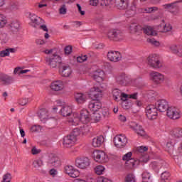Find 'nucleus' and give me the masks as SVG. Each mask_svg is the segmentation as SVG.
Masks as SVG:
<instances>
[{
    "mask_svg": "<svg viewBox=\"0 0 182 182\" xmlns=\"http://www.w3.org/2000/svg\"><path fill=\"white\" fill-rule=\"evenodd\" d=\"M157 110L161 112H166V116L173 119V120H177L180 119V112L177 111L176 107H168V102L166 100H159L156 102Z\"/></svg>",
    "mask_w": 182,
    "mask_h": 182,
    "instance_id": "obj_1",
    "label": "nucleus"
},
{
    "mask_svg": "<svg viewBox=\"0 0 182 182\" xmlns=\"http://www.w3.org/2000/svg\"><path fill=\"white\" fill-rule=\"evenodd\" d=\"M107 38L112 42H120L124 39V33L119 28H112L108 31Z\"/></svg>",
    "mask_w": 182,
    "mask_h": 182,
    "instance_id": "obj_2",
    "label": "nucleus"
},
{
    "mask_svg": "<svg viewBox=\"0 0 182 182\" xmlns=\"http://www.w3.org/2000/svg\"><path fill=\"white\" fill-rule=\"evenodd\" d=\"M149 159H147V156H144L141 157L139 159H129L127 161H125V169L126 170H134V168L141 163H147Z\"/></svg>",
    "mask_w": 182,
    "mask_h": 182,
    "instance_id": "obj_3",
    "label": "nucleus"
},
{
    "mask_svg": "<svg viewBox=\"0 0 182 182\" xmlns=\"http://www.w3.org/2000/svg\"><path fill=\"white\" fill-rule=\"evenodd\" d=\"M92 157L97 163H101L102 164L107 163L109 161V157L103 151L95 150L92 153Z\"/></svg>",
    "mask_w": 182,
    "mask_h": 182,
    "instance_id": "obj_4",
    "label": "nucleus"
},
{
    "mask_svg": "<svg viewBox=\"0 0 182 182\" xmlns=\"http://www.w3.org/2000/svg\"><path fill=\"white\" fill-rule=\"evenodd\" d=\"M148 65L154 69H160L163 68V63L159 59V55H151L147 58Z\"/></svg>",
    "mask_w": 182,
    "mask_h": 182,
    "instance_id": "obj_5",
    "label": "nucleus"
},
{
    "mask_svg": "<svg viewBox=\"0 0 182 182\" xmlns=\"http://www.w3.org/2000/svg\"><path fill=\"white\" fill-rule=\"evenodd\" d=\"M46 62L50 68H58L62 65V58L56 54L52 55L50 57L46 58Z\"/></svg>",
    "mask_w": 182,
    "mask_h": 182,
    "instance_id": "obj_6",
    "label": "nucleus"
},
{
    "mask_svg": "<svg viewBox=\"0 0 182 182\" xmlns=\"http://www.w3.org/2000/svg\"><path fill=\"white\" fill-rule=\"evenodd\" d=\"M114 144L117 149H124L127 144V137L123 134L117 135L114 137Z\"/></svg>",
    "mask_w": 182,
    "mask_h": 182,
    "instance_id": "obj_7",
    "label": "nucleus"
},
{
    "mask_svg": "<svg viewBox=\"0 0 182 182\" xmlns=\"http://www.w3.org/2000/svg\"><path fill=\"white\" fill-rule=\"evenodd\" d=\"M75 166L85 170L90 166V160L87 157H77L75 161Z\"/></svg>",
    "mask_w": 182,
    "mask_h": 182,
    "instance_id": "obj_8",
    "label": "nucleus"
},
{
    "mask_svg": "<svg viewBox=\"0 0 182 182\" xmlns=\"http://www.w3.org/2000/svg\"><path fill=\"white\" fill-rule=\"evenodd\" d=\"M89 96L94 101L100 100L103 97V92L99 87H93L90 90Z\"/></svg>",
    "mask_w": 182,
    "mask_h": 182,
    "instance_id": "obj_9",
    "label": "nucleus"
},
{
    "mask_svg": "<svg viewBox=\"0 0 182 182\" xmlns=\"http://www.w3.org/2000/svg\"><path fill=\"white\" fill-rule=\"evenodd\" d=\"M157 111H158L157 107H156L155 105H148L146 107V110H145L146 117H148L149 120H154V119H156L159 114Z\"/></svg>",
    "mask_w": 182,
    "mask_h": 182,
    "instance_id": "obj_10",
    "label": "nucleus"
},
{
    "mask_svg": "<svg viewBox=\"0 0 182 182\" xmlns=\"http://www.w3.org/2000/svg\"><path fill=\"white\" fill-rule=\"evenodd\" d=\"M76 140L77 138L76 135L75 134H69L66 136H64L63 142V147H65V149H69L72 147V146H73L75 143H76Z\"/></svg>",
    "mask_w": 182,
    "mask_h": 182,
    "instance_id": "obj_11",
    "label": "nucleus"
},
{
    "mask_svg": "<svg viewBox=\"0 0 182 182\" xmlns=\"http://www.w3.org/2000/svg\"><path fill=\"white\" fill-rule=\"evenodd\" d=\"M62 162L60 159L55 154H50L48 156V166L49 167H60Z\"/></svg>",
    "mask_w": 182,
    "mask_h": 182,
    "instance_id": "obj_12",
    "label": "nucleus"
},
{
    "mask_svg": "<svg viewBox=\"0 0 182 182\" xmlns=\"http://www.w3.org/2000/svg\"><path fill=\"white\" fill-rule=\"evenodd\" d=\"M151 80L155 83V85H161L162 82H164V75L163 74L153 71L150 73Z\"/></svg>",
    "mask_w": 182,
    "mask_h": 182,
    "instance_id": "obj_13",
    "label": "nucleus"
},
{
    "mask_svg": "<svg viewBox=\"0 0 182 182\" xmlns=\"http://www.w3.org/2000/svg\"><path fill=\"white\" fill-rule=\"evenodd\" d=\"M180 2H182V0L177 1L171 4H164V8H165V9H168L169 12L171 14H178L180 8L177 4H180Z\"/></svg>",
    "mask_w": 182,
    "mask_h": 182,
    "instance_id": "obj_14",
    "label": "nucleus"
},
{
    "mask_svg": "<svg viewBox=\"0 0 182 182\" xmlns=\"http://www.w3.org/2000/svg\"><path fill=\"white\" fill-rule=\"evenodd\" d=\"M107 58L110 62H119L122 60V54L119 51L110 50L107 53Z\"/></svg>",
    "mask_w": 182,
    "mask_h": 182,
    "instance_id": "obj_15",
    "label": "nucleus"
},
{
    "mask_svg": "<svg viewBox=\"0 0 182 182\" xmlns=\"http://www.w3.org/2000/svg\"><path fill=\"white\" fill-rule=\"evenodd\" d=\"M79 120L80 122H82L83 124L89 123V122H90V114H89V111L87 109L81 110L80 112Z\"/></svg>",
    "mask_w": 182,
    "mask_h": 182,
    "instance_id": "obj_16",
    "label": "nucleus"
},
{
    "mask_svg": "<svg viewBox=\"0 0 182 182\" xmlns=\"http://www.w3.org/2000/svg\"><path fill=\"white\" fill-rule=\"evenodd\" d=\"M59 72L63 77H69L70 75H72V68L69 65H61L59 67Z\"/></svg>",
    "mask_w": 182,
    "mask_h": 182,
    "instance_id": "obj_17",
    "label": "nucleus"
},
{
    "mask_svg": "<svg viewBox=\"0 0 182 182\" xmlns=\"http://www.w3.org/2000/svg\"><path fill=\"white\" fill-rule=\"evenodd\" d=\"M117 82L122 86H126L129 82H130V79L125 73H122L116 77Z\"/></svg>",
    "mask_w": 182,
    "mask_h": 182,
    "instance_id": "obj_18",
    "label": "nucleus"
},
{
    "mask_svg": "<svg viewBox=\"0 0 182 182\" xmlns=\"http://www.w3.org/2000/svg\"><path fill=\"white\" fill-rule=\"evenodd\" d=\"M88 107L92 112H98L100 109H102V102H100V100H92V102H90L88 105Z\"/></svg>",
    "mask_w": 182,
    "mask_h": 182,
    "instance_id": "obj_19",
    "label": "nucleus"
},
{
    "mask_svg": "<svg viewBox=\"0 0 182 182\" xmlns=\"http://www.w3.org/2000/svg\"><path fill=\"white\" fill-rule=\"evenodd\" d=\"M50 89L54 92H59L63 89V82L60 80L54 81L50 85Z\"/></svg>",
    "mask_w": 182,
    "mask_h": 182,
    "instance_id": "obj_20",
    "label": "nucleus"
},
{
    "mask_svg": "<svg viewBox=\"0 0 182 182\" xmlns=\"http://www.w3.org/2000/svg\"><path fill=\"white\" fill-rule=\"evenodd\" d=\"M0 80L1 82V85H3L4 86H9V85H11V83H14V77L7 75H1Z\"/></svg>",
    "mask_w": 182,
    "mask_h": 182,
    "instance_id": "obj_21",
    "label": "nucleus"
},
{
    "mask_svg": "<svg viewBox=\"0 0 182 182\" xmlns=\"http://www.w3.org/2000/svg\"><path fill=\"white\" fill-rule=\"evenodd\" d=\"M115 6L121 10L127 9L129 8V0H115Z\"/></svg>",
    "mask_w": 182,
    "mask_h": 182,
    "instance_id": "obj_22",
    "label": "nucleus"
},
{
    "mask_svg": "<svg viewBox=\"0 0 182 182\" xmlns=\"http://www.w3.org/2000/svg\"><path fill=\"white\" fill-rule=\"evenodd\" d=\"M103 143H105V136L100 135L92 139V144L93 147H100Z\"/></svg>",
    "mask_w": 182,
    "mask_h": 182,
    "instance_id": "obj_23",
    "label": "nucleus"
},
{
    "mask_svg": "<svg viewBox=\"0 0 182 182\" xmlns=\"http://www.w3.org/2000/svg\"><path fill=\"white\" fill-rule=\"evenodd\" d=\"M60 113L63 117H68L70 116L73 113L72 107L70 106H64L60 109Z\"/></svg>",
    "mask_w": 182,
    "mask_h": 182,
    "instance_id": "obj_24",
    "label": "nucleus"
},
{
    "mask_svg": "<svg viewBox=\"0 0 182 182\" xmlns=\"http://www.w3.org/2000/svg\"><path fill=\"white\" fill-rule=\"evenodd\" d=\"M28 18L31 19V22L36 25H41V23H43V20H42L41 17L36 16L34 14L30 13Z\"/></svg>",
    "mask_w": 182,
    "mask_h": 182,
    "instance_id": "obj_25",
    "label": "nucleus"
},
{
    "mask_svg": "<svg viewBox=\"0 0 182 182\" xmlns=\"http://www.w3.org/2000/svg\"><path fill=\"white\" fill-rule=\"evenodd\" d=\"M170 134L175 137V139H181L182 137V128L177 127L172 129L170 132Z\"/></svg>",
    "mask_w": 182,
    "mask_h": 182,
    "instance_id": "obj_26",
    "label": "nucleus"
},
{
    "mask_svg": "<svg viewBox=\"0 0 182 182\" xmlns=\"http://www.w3.org/2000/svg\"><path fill=\"white\" fill-rule=\"evenodd\" d=\"M131 127L133 129V130H134V132H136V134H139V136H144V134H146L142 126L138 125L137 124H134V125H132Z\"/></svg>",
    "mask_w": 182,
    "mask_h": 182,
    "instance_id": "obj_27",
    "label": "nucleus"
},
{
    "mask_svg": "<svg viewBox=\"0 0 182 182\" xmlns=\"http://www.w3.org/2000/svg\"><path fill=\"white\" fill-rule=\"evenodd\" d=\"M75 99L77 102L82 105L85 102H86V95L83 93L77 92V93L75 94Z\"/></svg>",
    "mask_w": 182,
    "mask_h": 182,
    "instance_id": "obj_28",
    "label": "nucleus"
},
{
    "mask_svg": "<svg viewBox=\"0 0 182 182\" xmlns=\"http://www.w3.org/2000/svg\"><path fill=\"white\" fill-rule=\"evenodd\" d=\"M137 11V7L136 6V3L134 1H133L131 7L129 8V9H128L126 11L127 15H128V16H134V15H136V12Z\"/></svg>",
    "mask_w": 182,
    "mask_h": 182,
    "instance_id": "obj_29",
    "label": "nucleus"
},
{
    "mask_svg": "<svg viewBox=\"0 0 182 182\" xmlns=\"http://www.w3.org/2000/svg\"><path fill=\"white\" fill-rule=\"evenodd\" d=\"M144 33L146 35H150L151 36H156L157 35V33H156V31L153 30V28L151 26H147V27H142V30Z\"/></svg>",
    "mask_w": 182,
    "mask_h": 182,
    "instance_id": "obj_30",
    "label": "nucleus"
},
{
    "mask_svg": "<svg viewBox=\"0 0 182 182\" xmlns=\"http://www.w3.org/2000/svg\"><path fill=\"white\" fill-rule=\"evenodd\" d=\"M156 11H159V8L156 6L142 8L139 9V11L142 12L143 14H151V12H156Z\"/></svg>",
    "mask_w": 182,
    "mask_h": 182,
    "instance_id": "obj_31",
    "label": "nucleus"
},
{
    "mask_svg": "<svg viewBox=\"0 0 182 182\" xmlns=\"http://www.w3.org/2000/svg\"><path fill=\"white\" fill-rule=\"evenodd\" d=\"M174 142L173 141H169L166 143V151H168L169 154H173L174 153Z\"/></svg>",
    "mask_w": 182,
    "mask_h": 182,
    "instance_id": "obj_32",
    "label": "nucleus"
},
{
    "mask_svg": "<svg viewBox=\"0 0 182 182\" xmlns=\"http://www.w3.org/2000/svg\"><path fill=\"white\" fill-rule=\"evenodd\" d=\"M129 29L132 33H136L137 32H140V31H142L143 27L140 25H137L136 23H132L129 26Z\"/></svg>",
    "mask_w": 182,
    "mask_h": 182,
    "instance_id": "obj_33",
    "label": "nucleus"
},
{
    "mask_svg": "<svg viewBox=\"0 0 182 182\" xmlns=\"http://www.w3.org/2000/svg\"><path fill=\"white\" fill-rule=\"evenodd\" d=\"M121 95H122V91H120V90H119V89H114L112 90L113 99L116 102H119V99H120Z\"/></svg>",
    "mask_w": 182,
    "mask_h": 182,
    "instance_id": "obj_34",
    "label": "nucleus"
},
{
    "mask_svg": "<svg viewBox=\"0 0 182 182\" xmlns=\"http://www.w3.org/2000/svg\"><path fill=\"white\" fill-rule=\"evenodd\" d=\"M38 117L41 120H45L48 118V111L45 109H41L38 112Z\"/></svg>",
    "mask_w": 182,
    "mask_h": 182,
    "instance_id": "obj_35",
    "label": "nucleus"
},
{
    "mask_svg": "<svg viewBox=\"0 0 182 182\" xmlns=\"http://www.w3.org/2000/svg\"><path fill=\"white\" fill-rule=\"evenodd\" d=\"M161 179L162 181L164 182H169L170 181V172L166 171L163 172L161 175Z\"/></svg>",
    "mask_w": 182,
    "mask_h": 182,
    "instance_id": "obj_36",
    "label": "nucleus"
},
{
    "mask_svg": "<svg viewBox=\"0 0 182 182\" xmlns=\"http://www.w3.org/2000/svg\"><path fill=\"white\" fill-rule=\"evenodd\" d=\"M95 174H97L98 176H101V174H103V173L105 172V166H102V165H98L95 168Z\"/></svg>",
    "mask_w": 182,
    "mask_h": 182,
    "instance_id": "obj_37",
    "label": "nucleus"
},
{
    "mask_svg": "<svg viewBox=\"0 0 182 182\" xmlns=\"http://www.w3.org/2000/svg\"><path fill=\"white\" fill-rule=\"evenodd\" d=\"M9 26L11 28V31H18L19 29V21L14 20L11 23H10Z\"/></svg>",
    "mask_w": 182,
    "mask_h": 182,
    "instance_id": "obj_38",
    "label": "nucleus"
},
{
    "mask_svg": "<svg viewBox=\"0 0 182 182\" xmlns=\"http://www.w3.org/2000/svg\"><path fill=\"white\" fill-rule=\"evenodd\" d=\"M102 73L103 71H100V73H96L93 75V79L95 80L96 82L100 83V82H103V77H102Z\"/></svg>",
    "mask_w": 182,
    "mask_h": 182,
    "instance_id": "obj_39",
    "label": "nucleus"
},
{
    "mask_svg": "<svg viewBox=\"0 0 182 182\" xmlns=\"http://www.w3.org/2000/svg\"><path fill=\"white\" fill-rule=\"evenodd\" d=\"M170 49L175 55H178V52L182 49V46L173 45L170 47Z\"/></svg>",
    "mask_w": 182,
    "mask_h": 182,
    "instance_id": "obj_40",
    "label": "nucleus"
},
{
    "mask_svg": "<svg viewBox=\"0 0 182 182\" xmlns=\"http://www.w3.org/2000/svg\"><path fill=\"white\" fill-rule=\"evenodd\" d=\"M125 182H136V176L133 173H128L125 177Z\"/></svg>",
    "mask_w": 182,
    "mask_h": 182,
    "instance_id": "obj_41",
    "label": "nucleus"
},
{
    "mask_svg": "<svg viewBox=\"0 0 182 182\" xmlns=\"http://www.w3.org/2000/svg\"><path fill=\"white\" fill-rule=\"evenodd\" d=\"M149 148L147 146H139L136 148V154H144V151H147Z\"/></svg>",
    "mask_w": 182,
    "mask_h": 182,
    "instance_id": "obj_42",
    "label": "nucleus"
},
{
    "mask_svg": "<svg viewBox=\"0 0 182 182\" xmlns=\"http://www.w3.org/2000/svg\"><path fill=\"white\" fill-rule=\"evenodd\" d=\"M33 166L35 168H39L43 166V161L42 159H36L33 162Z\"/></svg>",
    "mask_w": 182,
    "mask_h": 182,
    "instance_id": "obj_43",
    "label": "nucleus"
},
{
    "mask_svg": "<svg viewBox=\"0 0 182 182\" xmlns=\"http://www.w3.org/2000/svg\"><path fill=\"white\" fill-rule=\"evenodd\" d=\"M70 177H72L73 178H76V177H79L80 176V172L77 169H75V168L70 172V174L68 175Z\"/></svg>",
    "mask_w": 182,
    "mask_h": 182,
    "instance_id": "obj_44",
    "label": "nucleus"
},
{
    "mask_svg": "<svg viewBox=\"0 0 182 182\" xmlns=\"http://www.w3.org/2000/svg\"><path fill=\"white\" fill-rule=\"evenodd\" d=\"M80 132H82L83 134L86 133H89L90 130L89 129V126H87L86 124H84L82 126L80 127Z\"/></svg>",
    "mask_w": 182,
    "mask_h": 182,
    "instance_id": "obj_45",
    "label": "nucleus"
},
{
    "mask_svg": "<svg viewBox=\"0 0 182 182\" xmlns=\"http://www.w3.org/2000/svg\"><path fill=\"white\" fill-rule=\"evenodd\" d=\"M133 153L132 151H129L127 154H125L123 156H122V160L124 161H127L129 160H132L133 159H132V156Z\"/></svg>",
    "mask_w": 182,
    "mask_h": 182,
    "instance_id": "obj_46",
    "label": "nucleus"
},
{
    "mask_svg": "<svg viewBox=\"0 0 182 182\" xmlns=\"http://www.w3.org/2000/svg\"><path fill=\"white\" fill-rule=\"evenodd\" d=\"M11 180H12V175H11L9 173H7L4 175L3 181L1 182H11Z\"/></svg>",
    "mask_w": 182,
    "mask_h": 182,
    "instance_id": "obj_47",
    "label": "nucleus"
},
{
    "mask_svg": "<svg viewBox=\"0 0 182 182\" xmlns=\"http://www.w3.org/2000/svg\"><path fill=\"white\" fill-rule=\"evenodd\" d=\"M6 17L3 15L0 14V27H3L6 25Z\"/></svg>",
    "mask_w": 182,
    "mask_h": 182,
    "instance_id": "obj_48",
    "label": "nucleus"
},
{
    "mask_svg": "<svg viewBox=\"0 0 182 182\" xmlns=\"http://www.w3.org/2000/svg\"><path fill=\"white\" fill-rule=\"evenodd\" d=\"M92 119L95 122H100V119H102V115H100L99 112H94Z\"/></svg>",
    "mask_w": 182,
    "mask_h": 182,
    "instance_id": "obj_49",
    "label": "nucleus"
},
{
    "mask_svg": "<svg viewBox=\"0 0 182 182\" xmlns=\"http://www.w3.org/2000/svg\"><path fill=\"white\" fill-rule=\"evenodd\" d=\"M67 12H68V9H66V5L63 4L61 7L59 9V14L60 15H66Z\"/></svg>",
    "mask_w": 182,
    "mask_h": 182,
    "instance_id": "obj_50",
    "label": "nucleus"
},
{
    "mask_svg": "<svg viewBox=\"0 0 182 182\" xmlns=\"http://www.w3.org/2000/svg\"><path fill=\"white\" fill-rule=\"evenodd\" d=\"M86 60H87V55L79 56L77 58V62H78V63H83V62H86Z\"/></svg>",
    "mask_w": 182,
    "mask_h": 182,
    "instance_id": "obj_51",
    "label": "nucleus"
},
{
    "mask_svg": "<svg viewBox=\"0 0 182 182\" xmlns=\"http://www.w3.org/2000/svg\"><path fill=\"white\" fill-rule=\"evenodd\" d=\"M75 168L73 166L67 165L64 167L65 173L70 175Z\"/></svg>",
    "mask_w": 182,
    "mask_h": 182,
    "instance_id": "obj_52",
    "label": "nucleus"
},
{
    "mask_svg": "<svg viewBox=\"0 0 182 182\" xmlns=\"http://www.w3.org/2000/svg\"><path fill=\"white\" fill-rule=\"evenodd\" d=\"M147 42L149 43H151V45H154V46H160V42L156 41L154 38H148Z\"/></svg>",
    "mask_w": 182,
    "mask_h": 182,
    "instance_id": "obj_53",
    "label": "nucleus"
},
{
    "mask_svg": "<svg viewBox=\"0 0 182 182\" xmlns=\"http://www.w3.org/2000/svg\"><path fill=\"white\" fill-rule=\"evenodd\" d=\"M73 48L72 46H67L64 48V52L65 55H70L72 53Z\"/></svg>",
    "mask_w": 182,
    "mask_h": 182,
    "instance_id": "obj_54",
    "label": "nucleus"
},
{
    "mask_svg": "<svg viewBox=\"0 0 182 182\" xmlns=\"http://www.w3.org/2000/svg\"><path fill=\"white\" fill-rule=\"evenodd\" d=\"M129 98V95H127L124 92H121V97L119 99L122 100L123 102H127V99Z\"/></svg>",
    "mask_w": 182,
    "mask_h": 182,
    "instance_id": "obj_55",
    "label": "nucleus"
},
{
    "mask_svg": "<svg viewBox=\"0 0 182 182\" xmlns=\"http://www.w3.org/2000/svg\"><path fill=\"white\" fill-rule=\"evenodd\" d=\"M163 26H164V29L162 32H170V31H171L172 29L171 25L170 24H165V25H163Z\"/></svg>",
    "mask_w": 182,
    "mask_h": 182,
    "instance_id": "obj_56",
    "label": "nucleus"
},
{
    "mask_svg": "<svg viewBox=\"0 0 182 182\" xmlns=\"http://www.w3.org/2000/svg\"><path fill=\"white\" fill-rule=\"evenodd\" d=\"M0 56L1 58H5L6 56H9V50L7 49L1 50L0 52Z\"/></svg>",
    "mask_w": 182,
    "mask_h": 182,
    "instance_id": "obj_57",
    "label": "nucleus"
},
{
    "mask_svg": "<svg viewBox=\"0 0 182 182\" xmlns=\"http://www.w3.org/2000/svg\"><path fill=\"white\" fill-rule=\"evenodd\" d=\"M88 55L90 56V58H91V59H92V60H96V59L99 58V55L95 53L94 52L89 53Z\"/></svg>",
    "mask_w": 182,
    "mask_h": 182,
    "instance_id": "obj_58",
    "label": "nucleus"
},
{
    "mask_svg": "<svg viewBox=\"0 0 182 182\" xmlns=\"http://www.w3.org/2000/svg\"><path fill=\"white\" fill-rule=\"evenodd\" d=\"M142 180H144V181L145 180H150V173H149V172H144L142 173Z\"/></svg>",
    "mask_w": 182,
    "mask_h": 182,
    "instance_id": "obj_59",
    "label": "nucleus"
},
{
    "mask_svg": "<svg viewBox=\"0 0 182 182\" xmlns=\"http://www.w3.org/2000/svg\"><path fill=\"white\" fill-rule=\"evenodd\" d=\"M102 114L104 119H109V109L102 110Z\"/></svg>",
    "mask_w": 182,
    "mask_h": 182,
    "instance_id": "obj_60",
    "label": "nucleus"
},
{
    "mask_svg": "<svg viewBox=\"0 0 182 182\" xmlns=\"http://www.w3.org/2000/svg\"><path fill=\"white\" fill-rule=\"evenodd\" d=\"M19 105H21V106H25L26 105H28V99L26 98H23L19 100L18 102Z\"/></svg>",
    "mask_w": 182,
    "mask_h": 182,
    "instance_id": "obj_61",
    "label": "nucleus"
},
{
    "mask_svg": "<svg viewBox=\"0 0 182 182\" xmlns=\"http://www.w3.org/2000/svg\"><path fill=\"white\" fill-rule=\"evenodd\" d=\"M131 105L132 103L128 102L127 101H123L122 107H124V109H130Z\"/></svg>",
    "mask_w": 182,
    "mask_h": 182,
    "instance_id": "obj_62",
    "label": "nucleus"
},
{
    "mask_svg": "<svg viewBox=\"0 0 182 182\" xmlns=\"http://www.w3.org/2000/svg\"><path fill=\"white\" fill-rule=\"evenodd\" d=\"M97 181H99V182H110V181H109V179H107V178H105L104 176L99 177L97 179Z\"/></svg>",
    "mask_w": 182,
    "mask_h": 182,
    "instance_id": "obj_63",
    "label": "nucleus"
},
{
    "mask_svg": "<svg viewBox=\"0 0 182 182\" xmlns=\"http://www.w3.org/2000/svg\"><path fill=\"white\" fill-rule=\"evenodd\" d=\"M11 9H18V3L12 2L11 4Z\"/></svg>",
    "mask_w": 182,
    "mask_h": 182,
    "instance_id": "obj_64",
    "label": "nucleus"
}]
</instances>
